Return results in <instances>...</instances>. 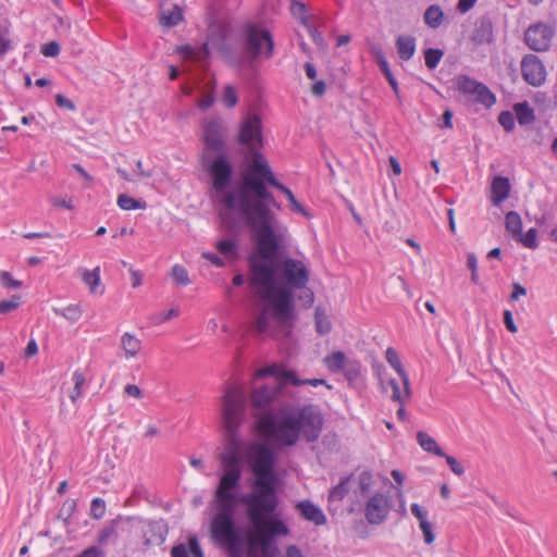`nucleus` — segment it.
I'll return each instance as SVG.
<instances>
[{
    "instance_id": "nucleus-1",
    "label": "nucleus",
    "mask_w": 557,
    "mask_h": 557,
    "mask_svg": "<svg viewBox=\"0 0 557 557\" xmlns=\"http://www.w3.org/2000/svg\"><path fill=\"white\" fill-rule=\"evenodd\" d=\"M271 177H275L265 157L262 153H253L243 178V185L235 191L216 193L223 195L222 202L227 210L238 211L246 221V224L256 234V243L261 248L275 250L276 236L273 223L275 214L271 206L280 207L268 189L271 186Z\"/></svg>"
},
{
    "instance_id": "nucleus-2",
    "label": "nucleus",
    "mask_w": 557,
    "mask_h": 557,
    "mask_svg": "<svg viewBox=\"0 0 557 557\" xmlns=\"http://www.w3.org/2000/svg\"><path fill=\"white\" fill-rule=\"evenodd\" d=\"M257 249L259 256L248 259L251 284L261 290L275 319L284 323L294 317V292L308 285L309 269L302 261L290 257L273 262L280 249L278 236L275 250L264 252L260 243H257Z\"/></svg>"
},
{
    "instance_id": "nucleus-3",
    "label": "nucleus",
    "mask_w": 557,
    "mask_h": 557,
    "mask_svg": "<svg viewBox=\"0 0 557 557\" xmlns=\"http://www.w3.org/2000/svg\"><path fill=\"white\" fill-rule=\"evenodd\" d=\"M261 432L281 446H294L302 436L314 443L324 426L322 409L315 404L286 406L276 414L264 412L258 421Z\"/></svg>"
},
{
    "instance_id": "nucleus-4",
    "label": "nucleus",
    "mask_w": 557,
    "mask_h": 557,
    "mask_svg": "<svg viewBox=\"0 0 557 557\" xmlns=\"http://www.w3.org/2000/svg\"><path fill=\"white\" fill-rule=\"evenodd\" d=\"M242 480V469H224L215 490L216 512L210 524L211 536L227 557H243V537L235 521V509L239 497L236 491Z\"/></svg>"
},
{
    "instance_id": "nucleus-5",
    "label": "nucleus",
    "mask_w": 557,
    "mask_h": 557,
    "mask_svg": "<svg viewBox=\"0 0 557 557\" xmlns=\"http://www.w3.org/2000/svg\"><path fill=\"white\" fill-rule=\"evenodd\" d=\"M249 457L255 479L251 491L242 494L239 502L246 507L247 517L255 521L261 513H275L280 505L276 490V454L268 444H253Z\"/></svg>"
},
{
    "instance_id": "nucleus-6",
    "label": "nucleus",
    "mask_w": 557,
    "mask_h": 557,
    "mask_svg": "<svg viewBox=\"0 0 557 557\" xmlns=\"http://www.w3.org/2000/svg\"><path fill=\"white\" fill-rule=\"evenodd\" d=\"M226 135L227 128L219 119H212L203 126L202 166L209 173L215 193L227 190L234 175L227 158Z\"/></svg>"
},
{
    "instance_id": "nucleus-7",
    "label": "nucleus",
    "mask_w": 557,
    "mask_h": 557,
    "mask_svg": "<svg viewBox=\"0 0 557 557\" xmlns=\"http://www.w3.org/2000/svg\"><path fill=\"white\" fill-rule=\"evenodd\" d=\"M245 404V397L238 388H226L222 400V421L230 443L226 451L220 456L224 469H242V459L237 451L239 446L237 434L243 423Z\"/></svg>"
},
{
    "instance_id": "nucleus-8",
    "label": "nucleus",
    "mask_w": 557,
    "mask_h": 557,
    "mask_svg": "<svg viewBox=\"0 0 557 557\" xmlns=\"http://www.w3.org/2000/svg\"><path fill=\"white\" fill-rule=\"evenodd\" d=\"M248 519L255 528V533L246 542L243 540V549L246 544L248 557H277L280 550L275 540L289 534L287 524L274 513H261L255 521L250 517Z\"/></svg>"
},
{
    "instance_id": "nucleus-9",
    "label": "nucleus",
    "mask_w": 557,
    "mask_h": 557,
    "mask_svg": "<svg viewBox=\"0 0 557 557\" xmlns=\"http://www.w3.org/2000/svg\"><path fill=\"white\" fill-rule=\"evenodd\" d=\"M274 39L271 32L257 23H246L243 27V50L249 60L271 59L274 54Z\"/></svg>"
},
{
    "instance_id": "nucleus-10",
    "label": "nucleus",
    "mask_w": 557,
    "mask_h": 557,
    "mask_svg": "<svg viewBox=\"0 0 557 557\" xmlns=\"http://www.w3.org/2000/svg\"><path fill=\"white\" fill-rule=\"evenodd\" d=\"M230 35V27L226 23L221 21H213L209 24L207 41L199 48L184 46L181 51L190 60L202 61L210 55V49L213 48L219 52L226 53L230 50L227 38Z\"/></svg>"
},
{
    "instance_id": "nucleus-11",
    "label": "nucleus",
    "mask_w": 557,
    "mask_h": 557,
    "mask_svg": "<svg viewBox=\"0 0 557 557\" xmlns=\"http://www.w3.org/2000/svg\"><path fill=\"white\" fill-rule=\"evenodd\" d=\"M456 88L469 101L483 104L486 108H491L496 102L495 95L486 85L468 75H459L456 77Z\"/></svg>"
},
{
    "instance_id": "nucleus-12",
    "label": "nucleus",
    "mask_w": 557,
    "mask_h": 557,
    "mask_svg": "<svg viewBox=\"0 0 557 557\" xmlns=\"http://www.w3.org/2000/svg\"><path fill=\"white\" fill-rule=\"evenodd\" d=\"M237 141L245 146L250 154L251 161L253 153H260L259 149L263 147L262 122L259 115L249 114L240 124Z\"/></svg>"
},
{
    "instance_id": "nucleus-13",
    "label": "nucleus",
    "mask_w": 557,
    "mask_h": 557,
    "mask_svg": "<svg viewBox=\"0 0 557 557\" xmlns=\"http://www.w3.org/2000/svg\"><path fill=\"white\" fill-rule=\"evenodd\" d=\"M555 26L544 22L531 24L524 32L525 45L533 51L544 52L552 46Z\"/></svg>"
},
{
    "instance_id": "nucleus-14",
    "label": "nucleus",
    "mask_w": 557,
    "mask_h": 557,
    "mask_svg": "<svg viewBox=\"0 0 557 557\" xmlns=\"http://www.w3.org/2000/svg\"><path fill=\"white\" fill-rule=\"evenodd\" d=\"M391 502L382 493L372 495L366 504L364 516L370 524H381L391 511Z\"/></svg>"
},
{
    "instance_id": "nucleus-15",
    "label": "nucleus",
    "mask_w": 557,
    "mask_h": 557,
    "mask_svg": "<svg viewBox=\"0 0 557 557\" xmlns=\"http://www.w3.org/2000/svg\"><path fill=\"white\" fill-rule=\"evenodd\" d=\"M521 74L531 86L539 87L546 79V70L541 59L535 54H527L521 60Z\"/></svg>"
},
{
    "instance_id": "nucleus-16",
    "label": "nucleus",
    "mask_w": 557,
    "mask_h": 557,
    "mask_svg": "<svg viewBox=\"0 0 557 557\" xmlns=\"http://www.w3.org/2000/svg\"><path fill=\"white\" fill-rule=\"evenodd\" d=\"M296 509L305 520L312 522L314 525L319 527L326 523V516L323 510L310 500L297 503Z\"/></svg>"
},
{
    "instance_id": "nucleus-17",
    "label": "nucleus",
    "mask_w": 557,
    "mask_h": 557,
    "mask_svg": "<svg viewBox=\"0 0 557 557\" xmlns=\"http://www.w3.org/2000/svg\"><path fill=\"white\" fill-rule=\"evenodd\" d=\"M277 391L268 385L256 388L250 396L251 406L259 410H265L274 401Z\"/></svg>"
},
{
    "instance_id": "nucleus-18",
    "label": "nucleus",
    "mask_w": 557,
    "mask_h": 557,
    "mask_svg": "<svg viewBox=\"0 0 557 557\" xmlns=\"http://www.w3.org/2000/svg\"><path fill=\"white\" fill-rule=\"evenodd\" d=\"M471 40L475 45L490 44L493 40V24L490 17L482 16L478 20Z\"/></svg>"
},
{
    "instance_id": "nucleus-19",
    "label": "nucleus",
    "mask_w": 557,
    "mask_h": 557,
    "mask_svg": "<svg viewBox=\"0 0 557 557\" xmlns=\"http://www.w3.org/2000/svg\"><path fill=\"white\" fill-rule=\"evenodd\" d=\"M372 54L374 55L375 58V61L382 72V74L384 75V77L386 78V81L388 82L389 86L392 87L394 94L396 95L397 98H399V88H398V83L395 78V76L393 75L392 71H391V67H389V64L385 58V54L384 52L382 51L381 48H373L372 49Z\"/></svg>"
},
{
    "instance_id": "nucleus-20",
    "label": "nucleus",
    "mask_w": 557,
    "mask_h": 557,
    "mask_svg": "<svg viewBox=\"0 0 557 557\" xmlns=\"http://www.w3.org/2000/svg\"><path fill=\"white\" fill-rule=\"evenodd\" d=\"M385 358L387 360V362L389 363V366L397 372V374L399 375L403 384H404V387H405V396L408 398L410 397V386H409V377H408V374L406 373L401 362H400V359H399V356L397 354V351L392 348V347H388L386 349V352H385Z\"/></svg>"
},
{
    "instance_id": "nucleus-21",
    "label": "nucleus",
    "mask_w": 557,
    "mask_h": 557,
    "mask_svg": "<svg viewBox=\"0 0 557 557\" xmlns=\"http://www.w3.org/2000/svg\"><path fill=\"white\" fill-rule=\"evenodd\" d=\"M492 201L495 206L500 205L505 201L510 193L509 180L505 176H496L491 186Z\"/></svg>"
},
{
    "instance_id": "nucleus-22",
    "label": "nucleus",
    "mask_w": 557,
    "mask_h": 557,
    "mask_svg": "<svg viewBox=\"0 0 557 557\" xmlns=\"http://www.w3.org/2000/svg\"><path fill=\"white\" fill-rule=\"evenodd\" d=\"M396 48L399 58L408 61L416 52V38L409 35H400L396 39Z\"/></svg>"
},
{
    "instance_id": "nucleus-23",
    "label": "nucleus",
    "mask_w": 557,
    "mask_h": 557,
    "mask_svg": "<svg viewBox=\"0 0 557 557\" xmlns=\"http://www.w3.org/2000/svg\"><path fill=\"white\" fill-rule=\"evenodd\" d=\"M271 186L278 189L280 191H282L288 202H289V207H290V210H293L294 212H297V213H300L305 216H308V212L306 211V209L301 206V203L298 202V200L296 199L295 195L293 194V191L286 187L285 185H283L281 182H278L276 180V177H271Z\"/></svg>"
},
{
    "instance_id": "nucleus-24",
    "label": "nucleus",
    "mask_w": 557,
    "mask_h": 557,
    "mask_svg": "<svg viewBox=\"0 0 557 557\" xmlns=\"http://www.w3.org/2000/svg\"><path fill=\"white\" fill-rule=\"evenodd\" d=\"M289 9L293 17L304 26H309L310 23L318 18L317 16L309 14L307 5L301 1L293 0Z\"/></svg>"
},
{
    "instance_id": "nucleus-25",
    "label": "nucleus",
    "mask_w": 557,
    "mask_h": 557,
    "mask_svg": "<svg viewBox=\"0 0 557 557\" xmlns=\"http://www.w3.org/2000/svg\"><path fill=\"white\" fill-rule=\"evenodd\" d=\"M513 111L520 125H529L535 121L534 110L528 101L513 104Z\"/></svg>"
},
{
    "instance_id": "nucleus-26",
    "label": "nucleus",
    "mask_w": 557,
    "mask_h": 557,
    "mask_svg": "<svg viewBox=\"0 0 557 557\" xmlns=\"http://www.w3.org/2000/svg\"><path fill=\"white\" fill-rule=\"evenodd\" d=\"M417 442L423 450L434 454L438 457L445 456L444 450L437 445L436 441L423 431L417 433Z\"/></svg>"
},
{
    "instance_id": "nucleus-27",
    "label": "nucleus",
    "mask_w": 557,
    "mask_h": 557,
    "mask_svg": "<svg viewBox=\"0 0 557 557\" xmlns=\"http://www.w3.org/2000/svg\"><path fill=\"white\" fill-rule=\"evenodd\" d=\"M424 23L433 29L441 26L444 20V12L437 4L430 5L424 12Z\"/></svg>"
},
{
    "instance_id": "nucleus-28",
    "label": "nucleus",
    "mask_w": 557,
    "mask_h": 557,
    "mask_svg": "<svg viewBox=\"0 0 557 557\" xmlns=\"http://www.w3.org/2000/svg\"><path fill=\"white\" fill-rule=\"evenodd\" d=\"M348 360L343 351H334L325 356L323 362L331 372H342Z\"/></svg>"
},
{
    "instance_id": "nucleus-29",
    "label": "nucleus",
    "mask_w": 557,
    "mask_h": 557,
    "mask_svg": "<svg viewBox=\"0 0 557 557\" xmlns=\"http://www.w3.org/2000/svg\"><path fill=\"white\" fill-rule=\"evenodd\" d=\"M121 345L127 357H135L141 347V342L129 333H124L121 338Z\"/></svg>"
},
{
    "instance_id": "nucleus-30",
    "label": "nucleus",
    "mask_w": 557,
    "mask_h": 557,
    "mask_svg": "<svg viewBox=\"0 0 557 557\" xmlns=\"http://www.w3.org/2000/svg\"><path fill=\"white\" fill-rule=\"evenodd\" d=\"M506 230L511 234L512 238L516 239L522 232V220L518 212L509 211L505 216Z\"/></svg>"
},
{
    "instance_id": "nucleus-31",
    "label": "nucleus",
    "mask_w": 557,
    "mask_h": 557,
    "mask_svg": "<svg viewBox=\"0 0 557 557\" xmlns=\"http://www.w3.org/2000/svg\"><path fill=\"white\" fill-rule=\"evenodd\" d=\"M183 20V12L178 5H174L168 11H163L160 17V23L166 27H174Z\"/></svg>"
},
{
    "instance_id": "nucleus-32",
    "label": "nucleus",
    "mask_w": 557,
    "mask_h": 557,
    "mask_svg": "<svg viewBox=\"0 0 557 557\" xmlns=\"http://www.w3.org/2000/svg\"><path fill=\"white\" fill-rule=\"evenodd\" d=\"M52 310L57 315L63 317L71 323L77 322L82 318V314H83V310H82L81 306L76 305V304L69 305L65 308H55L54 307V308H52Z\"/></svg>"
},
{
    "instance_id": "nucleus-33",
    "label": "nucleus",
    "mask_w": 557,
    "mask_h": 557,
    "mask_svg": "<svg viewBox=\"0 0 557 557\" xmlns=\"http://www.w3.org/2000/svg\"><path fill=\"white\" fill-rule=\"evenodd\" d=\"M216 249L225 258L236 259L238 257V245L234 239H222L218 242Z\"/></svg>"
},
{
    "instance_id": "nucleus-34",
    "label": "nucleus",
    "mask_w": 557,
    "mask_h": 557,
    "mask_svg": "<svg viewBox=\"0 0 557 557\" xmlns=\"http://www.w3.org/2000/svg\"><path fill=\"white\" fill-rule=\"evenodd\" d=\"M283 382L284 383H289L294 386H300V385H305V384H308V385H311V386H318V385H322V384H325V380L323 379H306V380H300L297 377L296 373L295 372H284L283 373Z\"/></svg>"
},
{
    "instance_id": "nucleus-35",
    "label": "nucleus",
    "mask_w": 557,
    "mask_h": 557,
    "mask_svg": "<svg viewBox=\"0 0 557 557\" xmlns=\"http://www.w3.org/2000/svg\"><path fill=\"white\" fill-rule=\"evenodd\" d=\"M117 206L126 211L136 210V209H145L146 202L143 200H137L126 194H121L117 197Z\"/></svg>"
},
{
    "instance_id": "nucleus-36",
    "label": "nucleus",
    "mask_w": 557,
    "mask_h": 557,
    "mask_svg": "<svg viewBox=\"0 0 557 557\" xmlns=\"http://www.w3.org/2000/svg\"><path fill=\"white\" fill-rule=\"evenodd\" d=\"M348 382L357 381L361 375V363L356 359H349L342 370Z\"/></svg>"
},
{
    "instance_id": "nucleus-37",
    "label": "nucleus",
    "mask_w": 557,
    "mask_h": 557,
    "mask_svg": "<svg viewBox=\"0 0 557 557\" xmlns=\"http://www.w3.org/2000/svg\"><path fill=\"white\" fill-rule=\"evenodd\" d=\"M349 481L350 476L342 478L339 483L330 491L329 498L331 500H342L349 492Z\"/></svg>"
},
{
    "instance_id": "nucleus-38",
    "label": "nucleus",
    "mask_w": 557,
    "mask_h": 557,
    "mask_svg": "<svg viewBox=\"0 0 557 557\" xmlns=\"http://www.w3.org/2000/svg\"><path fill=\"white\" fill-rule=\"evenodd\" d=\"M444 51L441 49L428 48L424 50V61L429 70H434L441 62Z\"/></svg>"
},
{
    "instance_id": "nucleus-39",
    "label": "nucleus",
    "mask_w": 557,
    "mask_h": 557,
    "mask_svg": "<svg viewBox=\"0 0 557 557\" xmlns=\"http://www.w3.org/2000/svg\"><path fill=\"white\" fill-rule=\"evenodd\" d=\"M515 240L521 243L527 248L535 249L539 246L537 230L532 227L524 235L521 232L520 236H517Z\"/></svg>"
},
{
    "instance_id": "nucleus-40",
    "label": "nucleus",
    "mask_w": 557,
    "mask_h": 557,
    "mask_svg": "<svg viewBox=\"0 0 557 557\" xmlns=\"http://www.w3.org/2000/svg\"><path fill=\"white\" fill-rule=\"evenodd\" d=\"M83 281L89 286L91 293L96 292V287L100 283V269L95 268L94 270H86L83 274Z\"/></svg>"
},
{
    "instance_id": "nucleus-41",
    "label": "nucleus",
    "mask_w": 557,
    "mask_h": 557,
    "mask_svg": "<svg viewBox=\"0 0 557 557\" xmlns=\"http://www.w3.org/2000/svg\"><path fill=\"white\" fill-rule=\"evenodd\" d=\"M172 277L174 278V281L182 285V286H187L188 284H190V280H189V276H188V272L187 270L181 265V264H175L173 268H172Z\"/></svg>"
},
{
    "instance_id": "nucleus-42",
    "label": "nucleus",
    "mask_w": 557,
    "mask_h": 557,
    "mask_svg": "<svg viewBox=\"0 0 557 557\" xmlns=\"http://www.w3.org/2000/svg\"><path fill=\"white\" fill-rule=\"evenodd\" d=\"M322 23L321 18H317L315 21H313L312 23L309 24V26H305L310 35V37L312 38L313 42L319 46V47H323L324 46V38H323V35L321 32L318 30V28L315 27V24L320 25Z\"/></svg>"
},
{
    "instance_id": "nucleus-43",
    "label": "nucleus",
    "mask_w": 557,
    "mask_h": 557,
    "mask_svg": "<svg viewBox=\"0 0 557 557\" xmlns=\"http://www.w3.org/2000/svg\"><path fill=\"white\" fill-rule=\"evenodd\" d=\"M21 305V296L13 295L10 299L0 301V314L9 313L17 309Z\"/></svg>"
},
{
    "instance_id": "nucleus-44",
    "label": "nucleus",
    "mask_w": 557,
    "mask_h": 557,
    "mask_svg": "<svg viewBox=\"0 0 557 557\" xmlns=\"http://www.w3.org/2000/svg\"><path fill=\"white\" fill-rule=\"evenodd\" d=\"M315 330L319 334L325 335L331 331V322L325 314L315 311Z\"/></svg>"
},
{
    "instance_id": "nucleus-45",
    "label": "nucleus",
    "mask_w": 557,
    "mask_h": 557,
    "mask_svg": "<svg viewBox=\"0 0 557 557\" xmlns=\"http://www.w3.org/2000/svg\"><path fill=\"white\" fill-rule=\"evenodd\" d=\"M106 513V502L102 498H94L90 504V516L95 519H101Z\"/></svg>"
},
{
    "instance_id": "nucleus-46",
    "label": "nucleus",
    "mask_w": 557,
    "mask_h": 557,
    "mask_svg": "<svg viewBox=\"0 0 557 557\" xmlns=\"http://www.w3.org/2000/svg\"><path fill=\"white\" fill-rule=\"evenodd\" d=\"M498 123L506 132H512L515 128V115L510 111H502L498 115Z\"/></svg>"
},
{
    "instance_id": "nucleus-47",
    "label": "nucleus",
    "mask_w": 557,
    "mask_h": 557,
    "mask_svg": "<svg viewBox=\"0 0 557 557\" xmlns=\"http://www.w3.org/2000/svg\"><path fill=\"white\" fill-rule=\"evenodd\" d=\"M0 283L2 287L7 289H16L22 286V282L13 278L11 273L8 271L0 272Z\"/></svg>"
},
{
    "instance_id": "nucleus-48",
    "label": "nucleus",
    "mask_w": 557,
    "mask_h": 557,
    "mask_svg": "<svg viewBox=\"0 0 557 557\" xmlns=\"http://www.w3.org/2000/svg\"><path fill=\"white\" fill-rule=\"evenodd\" d=\"M222 100H223V103L227 108H233L237 104L238 97H237V92L233 86H231V85L225 86Z\"/></svg>"
},
{
    "instance_id": "nucleus-49",
    "label": "nucleus",
    "mask_w": 557,
    "mask_h": 557,
    "mask_svg": "<svg viewBox=\"0 0 557 557\" xmlns=\"http://www.w3.org/2000/svg\"><path fill=\"white\" fill-rule=\"evenodd\" d=\"M284 372H288V371L280 369V367L276 364H271L269 367L258 370V375L259 376H268V375L277 376L281 380V384L286 385L287 383L283 382V373Z\"/></svg>"
},
{
    "instance_id": "nucleus-50",
    "label": "nucleus",
    "mask_w": 557,
    "mask_h": 557,
    "mask_svg": "<svg viewBox=\"0 0 557 557\" xmlns=\"http://www.w3.org/2000/svg\"><path fill=\"white\" fill-rule=\"evenodd\" d=\"M76 509L75 499H66L59 510V518H62L65 522L72 517Z\"/></svg>"
},
{
    "instance_id": "nucleus-51",
    "label": "nucleus",
    "mask_w": 557,
    "mask_h": 557,
    "mask_svg": "<svg viewBox=\"0 0 557 557\" xmlns=\"http://www.w3.org/2000/svg\"><path fill=\"white\" fill-rule=\"evenodd\" d=\"M270 325L269 317L265 311H262L258 314L255 320V329L259 334H263L268 331Z\"/></svg>"
},
{
    "instance_id": "nucleus-52",
    "label": "nucleus",
    "mask_w": 557,
    "mask_h": 557,
    "mask_svg": "<svg viewBox=\"0 0 557 557\" xmlns=\"http://www.w3.org/2000/svg\"><path fill=\"white\" fill-rule=\"evenodd\" d=\"M445 458L447 465L449 466L450 470L458 476L462 475L465 473L463 466L453 456L446 455L442 456Z\"/></svg>"
},
{
    "instance_id": "nucleus-53",
    "label": "nucleus",
    "mask_w": 557,
    "mask_h": 557,
    "mask_svg": "<svg viewBox=\"0 0 557 557\" xmlns=\"http://www.w3.org/2000/svg\"><path fill=\"white\" fill-rule=\"evenodd\" d=\"M41 53L45 57H57L60 53V45L57 41H50L41 46Z\"/></svg>"
},
{
    "instance_id": "nucleus-54",
    "label": "nucleus",
    "mask_w": 557,
    "mask_h": 557,
    "mask_svg": "<svg viewBox=\"0 0 557 557\" xmlns=\"http://www.w3.org/2000/svg\"><path fill=\"white\" fill-rule=\"evenodd\" d=\"M419 525H420V529H421V531L423 533L424 542L426 544H432L434 542V540H435V535H434V533L432 531L431 523L428 520H425V521H422L421 523H419Z\"/></svg>"
},
{
    "instance_id": "nucleus-55",
    "label": "nucleus",
    "mask_w": 557,
    "mask_h": 557,
    "mask_svg": "<svg viewBox=\"0 0 557 557\" xmlns=\"http://www.w3.org/2000/svg\"><path fill=\"white\" fill-rule=\"evenodd\" d=\"M387 384L392 388V395H391L392 400L399 403V404H404V396L401 395V392H400L397 381L395 379H389Z\"/></svg>"
},
{
    "instance_id": "nucleus-56",
    "label": "nucleus",
    "mask_w": 557,
    "mask_h": 557,
    "mask_svg": "<svg viewBox=\"0 0 557 557\" xmlns=\"http://www.w3.org/2000/svg\"><path fill=\"white\" fill-rule=\"evenodd\" d=\"M75 557H106V553L96 545L89 546Z\"/></svg>"
},
{
    "instance_id": "nucleus-57",
    "label": "nucleus",
    "mask_w": 557,
    "mask_h": 557,
    "mask_svg": "<svg viewBox=\"0 0 557 557\" xmlns=\"http://www.w3.org/2000/svg\"><path fill=\"white\" fill-rule=\"evenodd\" d=\"M503 319H504V324H505L506 329L510 333H517L518 332V327H517V325H516V323L513 321L512 312L510 310H505L504 311Z\"/></svg>"
},
{
    "instance_id": "nucleus-58",
    "label": "nucleus",
    "mask_w": 557,
    "mask_h": 557,
    "mask_svg": "<svg viewBox=\"0 0 557 557\" xmlns=\"http://www.w3.org/2000/svg\"><path fill=\"white\" fill-rule=\"evenodd\" d=\"M11 49V40L7 30L0 32V57Z\"/></svg>"
},
{
    "instance_id": "nucleus-59",
    "label": "nucleus",
    "mask_w": 557,
    "mask_h": 557,
    "mask_svg": "<svg viewBox=\"0 0 557 557\" xmlns=\"http://www.w3.org/2000/svg\"><path fill=\"white\" fill-rule=\"evenodd\" d=\"M527 295V288L523 287L520 283H512V292L510 294V300L517 301L521 296Z\"/></svg>"
},
{
    "instance_id": "nucleus-60",
    "label": "nucleus",
    "mask_w": 557,
    "mask_h": 557,
    "mask_svg": "<svg viewBox=\"0 0 557 557\" xmlns=\"http://www.w3.org/2000/svg\"><path fill=\"white\" fill-rule=\"evenodd\" d=\"M202 257L206 260L210 261L216 268H224L225 267L224 260L220 256L214 253V252H203Z\"/></svg>"
},
{
    "instance_id": "nucleus-61",
    "label": "nucleus",
    "mask_w": 557,
    "mask_h": 557,
    "mask_svg": "<svg viewBox=\"0 0 557 557\" xmlns=\"http://www.w3.org/2000/svg\"><path fill=\"white\" fill-rule=\"evenodd\" d=\"M301 294L299 296L300 300L304 302L306 307H310L314 301L313 292L307 286L304 289H300Z\"/></svg>"
},
{
    "instance_id": "nucleus-62",
    "label": "nucleus",
    "mask_w": 557,
    "mask_h": 557,
    "mask_svg": "<svg viewBox=\"0 0 557 557\" xmlns=\"http://www.w3.org/2000/svg\"><path fill=\"white\" fill-rule=\"evenodd\" d=\"M72 379L74 381V388L76 391H79L81 393H83V386L86 383V377H85L84 373L78 371V370H76L73 373V377Z\"/></svg>"
},
{
    "instance_id": "nucleus-63",
    "label": "nucleus",
    "mask_w": 557,
    "mask_h": 557,
    "mask_svg": "<svg viewBox=\"0 0 557 557\" xmlns=\"http://www.w3.org/2000/svg\"><path fill=\"white\" fill-rule=\"evenodd\" d=\"M189 550L193 557H205L201 546L196 537L189 540Z\"/></svg>"
},
{
    "instance_id": "nucleus-64",
    "label": "nucleus",
    "mask_w": 557,
    "mask_h": 557,
    "mask_svg": "<svg viewBox=\"0 0 557 557\" xmlns=\"http://www.w3.org/2000/svg\"><path fill=\"white\" fill-rule=\"evenodd\" d=\"M285 557H305V556L297 545L292 544L285 548Z\"/></svg>"
}]
</instances>
